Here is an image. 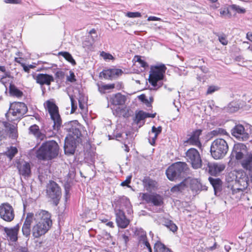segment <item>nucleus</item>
<instances>
[{"label":"nucleus","instance_id":"obj_37","mask_svg":"<svg viewBox=\"0 0 252 252\" xmlns=\"http://www.w3.org/2000/svg\"><path fill=\"white\" fill-rule=\"evenodd\" d=\"M58 55L62 56L66 61L71 63L73 65H75L76 64L75 61L69 53L67 52H60L58 53Z\"/></svg>","mask_w":252,"mask_h":252},{"label":"nucleus","instance_id":"obj_41","mask_svg":"<svg viewBox=\"0 0 252 252\" xmlns=\"http://www.w3.org/2000/svg\"><path fill=\"white\" fill-rule=\"evenodd\" d=\"M129 231L126 230L121 232L119 234V237L120 240L123 242L126 245L129 241Z\"/></svg>","mask_w":252,"mask_h":252},{"label":"nucleus","instance_id":"obj_55","mask_svg":"<svg viewBox=\"0 0 252 252\" xmlns=\"http://www.w3.org/2000/svg\"><path fill=\"white\" fill-rule=\"evenodd\" d=\"M100 55L105 60H112L113 58V57L111 54L103 51L101 53Z\"/></svg>","mask_w":252,"mask_h":252},{"label":"nucleus","instance_id":"obj_40","mask_svg":"<svg viewBox=\"0 0 252 252\" xmlns=\"http://www.w3.org/2000/svg\"><path fill=\"white\" fill-rule=\"evenodd\" d=\"M98 88L100 93L104 94L107 90L114 89L115 88V84H111L101 85L98 84Z\"/></svg>","mask_w":252,"mask_h":252},{"label":"nucleus","instance_id":"obj_7","mask_svg":"<svg viewBox=\"0 0 252 252\" xmlns=\"http://www.w3.org/2000/svg\"><path fill=\"white\" fill-rule=\"evenodd\" d=\"M228 151V146L223 139L215 140L211 144L210 152L212 157L215 159L223 158Z\"/></svg>","mask_w":252,"mask_h":252},{"label":"nucleus","instance_id":"obj_59","mask_svg":"<svg viewBox=\"0 0 252 252\" xmlns=\"http://www.w3.org/2000/svg\"><path fill=\"white\" fill-rule=\"evenodd\" d=\"M89 34L91 35V38L93 40H94L95 38L97 37L96 34V31L95 29H93L89 32Z\"/></svg>","mask_w":252,"mask_h":252},{"label":"nucleus","instance_id":"obj_31","mask_svg":"<svg viewBox=\"0 0 252 252\" xmlns=\"http://www.w3.org/2000/svg\"><path fill=\"white\" fill-rule=\"evenodd\" d=\"M187 187L188 180L185 179L180 184L175 185L174 187H173L171 189L170 191L172 193H177L179 192H182L183 190H185V189Z\"/></svg>","mask_w":252,"mask_h":252},{"label":"nucleus","instance_id":"obj_28","mask_svg":"<svg viewBox=\"0 0 252 252\" xmlns=\"http://www.w3.org/2000/svg\"><path fill=\"white\" fill-rule=\"evenodd\" d=\"M1 125L8 131L10 133L9 136L12 139H15L17 137L16 126L14 125H11L6 122H3Z\"/></svg>","mask_w":252,"mask_h":252},{"label":"nucleus","instance_id":"obj_20","mask_svg":"<svg viewBox=\"0 0 252 252\" xmlns=\"http://www.w3.org/2000/svg\"><path fill=\"white\" fill-rule=\"evenodd\" d=\"M201 133L202 130L200 129H197L193 131L185 142L189 143L191 145L195 146L199 148L201 147L202 145L199 140V136L201 134Z\"/></svg>","mask_w":252,"mask_h":252},{"label":"nucleus","instance_id":"obj_53","mask_svg":"<svg viewBox=\"0 0 252 252\" xmlns=\"http://www.w3.org/2000/svg\"><path fill=\"white\" fill-rule=\"evenodd\" d=\"M219 89V88L217 86H209L208 88L207 91V94H211L214 92L218 91Z\"/></svg>","mask_w":252,"mask_h":252},{"label":"nucleus","instance_id":"obj_18","mask_svg":"<svg viewBox=\"0 0 252 252\" xmlns=\"http://www.w3.org/2000/svg\"><path fill=\"white\" fill-rule=\"evenodd\" d=\"M188 180V187H189L192 191L197 193L202 190H207L206 186H203L197 179H187Z\"/></svg>","mask_w":252,"mask_h":252},{"label":"nucleus","instance_id":"obj_54","mask_svg":"<svg viewBox=\"0 0 252 252\" xmlns=\"http://www.w3.org/2000/svg\"><path fill=\"white\" fill-rule=\"evenodd\" d=\"M137 62H138L140 66L143 68H146L148 67V63L144 60L141 59L140 57L139 56H137Z\"/></svg>","mask_w":252,"mask_h":252},{"label":"nucleus","instance_id":"obj_24","mask_svg":"<svg viewBox=\"0 0 252 252\" xmlns=\"http://www.w3.org/2000/svg\"><path fill=\"white\" fill-rule=\"evenodd\" d=\"M36 82L41 85H50L52 82L54 81V77L51 75L47 74L40 73L36 77Z\"/></svg>","mask_w":252,"mask_h":252},{"label":"nucleus","instance_id":"obj_10","mask_svg":"<svg viewBox=\"0 0 252 252\" xmlns=\"http://www.w3.org/2000/svg\"><path fill=\"white\" fill-rule=\"evenodd\" d=\"M248 126L250 129V133L248 132V128L245 129L241 124H236L231 130V134L238 140L247 141L249 138L250 135H252V126L249 125Z\"/></svg>","mask_w":252,"mask_h":252},{"label":"nucleus","instance_id":"obj_4","mask_svg":"<svg viewBox=\"0 0 252 252\" xmlns=\"http://www.w3.org/2000/svg\"><path fill=\"white\" fill-rule=\"evenodd\" d=\"M166 69L164 64L151 67L149 78V83L152 86L151 90H157L163 85L162 81L164 79Z\"/></svg>","mask_w":252,"mask_h":252},{"label":"nucleus","instance_id":"obj_56","mask_svg":"<svg viewBox=\"0 0 252 252\" xmlns=\"http://www.w3.org/2000/svg\"><path fill=\"white\" fill-rule=\"evenodd\" d=\"M56 77L62 80L64 77V73L62 70L57 71L55 74Z\"/></svg>","mask_w":252,"mask_h":252},{"label":"nucleus","instance_id":"obj_23","mask_svg":"<svg viewBox=\"0 0 252 252\" xmlns=\"http://www.w3.org/2000/svg\"><path fill=\"white\" fill-rule=\"evenodd\" d=\"M19 229V224H17L12 228L4 227L3 228V230L6 234L9 240L12 242H15L18 240V233Z\"/></svg>","mask_w":252,"mask_h":252},{"label":"nucleus","instance_id":"obj_39","mask_svg":"<svg viewBox=\"0 0 252 252\" xmlns=\"http://www.w3.org/2000/svg\"><path fill=\"white\" fill-rule=\"evenodd\" d=\"M227 189L229 192L230 193H231L233 195L239 193L244 190L240 187H238V186H235V184L232 185L231 184L227 186Z\"/></svg>","mask_w":252,"mask_h":252},{"label":"nucleus","instance_id":"obj_57","mask_svg":"<svg viewBox=\"0 0 252 252\" xmlns=\"http://www.w3.org/2000/svg\"><path fill=\"white\" fill-rule=\"evenodd\" d=\"M7 130L6 129H3L0 128V140H1L2 139H4L6 137L7 135Z\"/></svg>","mask_w":252,"mask_h":252},{"label":"nucleus","instance_id":"obj_49","mask_svg":"<svg viewBox=\"0 0 252 252\" xmlns=\"http://www.w3.org/2000/svg\"><path fill=\"white\" fill-rule=\"evenodd\" d=\"M69 97H70L71 103V113H74L76 109H77V103H76L75 100L74 99L72 95H70Z\"/></svg>","mask_w":252,"mask_h":252},{"label":"nucleus","instance_id":"obj_45","mask_svg":"<svg viewBox=\"0 0 252 252\" xmlns=\"http://www.w3.org/2000/svg\"><path fill=\"white\" fill-rule=\"evenodd\" d=\"M230 8L235 11L237 13L239 14H244L246 12V9L243 7H241L239 5L236 4H232L230 5Z\"/></svg>","mask_w":252,"mask_h":252},{"label":"nucleus","instance_id":"obj_62","mask_svg":"<svg viewBox=\"0 0 252 252\" xmlns=\"http://www.w3.org/2000/svg\"><path fill=\"white\" fill-rule=\"evenodd\" d=\"M18 252H28V248L25 247H19L17 249Z\"/></svg>","mask_w":252,"mask_h":252},{"label":"nucleus","instance_id":"obj_43","mask_svg":"<svg viewBox=\"0 0 252 252\" xmlns=\"http://www.w3.org/2000/svg\"><path fill=\"white\" fill-rule=\"evenodd\" d=\"M136 234L138 236V241L147 238L146 232L142 228H138L136 230Z\"/></svg>","mask_w":252,"mask_h":252},{"label":"nucleus","instance_id":"obj_50","mask_svg":"<svg viewBox=\"0 0 252 252\" xmlns=\"http://www.w3.org/2000/svg\"><path fill=\"white\" fill-rule=\"evenodd\" d=\"M219 40L223 45H226L228 43V40L226 39V35L223 34L219 36Z\"/></svg>","mask_w":252,"mask_h":252},{"label":"nucleus","instance_id":"obj_36","mask_svg":"<svg viewBox=\"0 0 252 252\" xmlns=\"http://www.w3.org/2000/svg\"><path fill=\"white\" fill-rule=\"evenodd\" d=\"M143 184L147 189H152L156 187L157 182L149 177H145L143 180Z\"/></svg>","mask_w":252,"mask_h":252},{"label":"nucleus","instance_id":"obj_16","mask_svg":"<svg viewBox=\"0 0 252 252\" xmlns=\"http://www.w3.org/2000/svg\"><path fill=\"white\" fill-rule=\"evenodd\" d=\"M123 71L121 69L113 68L107 70H103L99 74V77H103L108 80L115 79L119 75H121Z\"/></svg>","mask_w":252,"mask_h":252},{"label":"nucleus","instance_id":"obj_15","mask_svg":"<svg viewBox=\"0 0 252 252\" xmlns=\"http://www.w3.org/2000/svg\"><path fill=\"white\" fill-rule=\"evenodd\" d=\"M78 143L75 139L69 138L66 136L64 140V153L67 155H73Z\"/></svg>","mask_w":252,"mask_h":252},{"label":"nucleus","instance_id":"obj_61","mask_svg":"<svg viewBox=\"0 0 252 252\" xmlns=\"http://www.w3.org/2000/svg\"><path fill=\"white\" fill-rule=\"evenodd\" d=\"M6 3L17 4L21 2V0H4Z\"/></svg>","mask_w":252,"mask_h":252},{"label":"nucleus","instance_id":"obj_46","mask_svg":"<svg viewBox=\"0 0 252 252\" xmlns=\"http://www.w3.org/2000/svg\"><path fill=\"white\" fill-rule=\"evenodd\" d=\"M64 188L65 191V199H67V196H69V191L70 189V188L71 187V183L70 180L66 181L64 184Z\"/></svg>","mask_w":252,"mask_h":252},{"label":"nucleus","instance_id":"obj_5","mask_svg":"<svg viewBox=\"0 0 252 252\" xmlns=\"http://www.w3.org/2000/svg\"><path fill=\"white\" fill-rule=\"evenodd\" d=\"M189 168L185 162H176L169 166L166 170L167 178L172 181L185 177Z\"/></svg>","mask_w":252,"mask_h":252},{"label":"nucleus","instance_id":"obj_47","mask_svg":"<svg viewBox=\"0 0 252 252\" xmlns=\"http://www.w3.org/2000/svg\"><path fill=\"white\" fill-rule=\"evenodd\" d=\"M139 244H142L143 245H144L148 250L149 252H152V249L151 246L150 244L149 243V241H148L147 238L141 240L139 242Z\"/></svg>","mask_w":252,"mask_h":252},{"label":"nucleus","instance_id":"obj_35","mask_svg":"<svg viewBox=\"0 0 252 252\" xmlns=\"http://www.w3.org/2000/svg\"><path fill=\"white\" fill-rule=\"evenodd\" d=\"M154 252H172V251L166 247L160 242H157L154 245Z\"/></svg>","mask_w":252,"mask_h":252},{"label":"nucleus","instance_id":"obj_11","mask_svg":"<svg viewBox=\"0 0 252 252\" xmlns=\"http://www.w3.org/2000/svg\"><path fill=\"white\" fill-rule=\"evenodd\" d=\"M187 161L189 162L193 169L200 168L202 166V159L199 152L195 148H190L186 153Z\"/></svg>","mask_w":252,"mask_h":252},{"label":"nucleus","instance_id":"obj_34","mask_svg":"<svg viewBox=\"0 0 252 252\" xmlns=\"http://www.w3.org/2000/svg\"><path fill=\"white\" fill-rule=\"evenodd\" d=\"M156 115V113L151 114L145 112L143 111H139L136 114V119L137 120V122H139L147 118H155Z\"/></svg>","mask_w":252,"mask_h":252},{"label":"nucleus","instance_id":"obj_8","mask_svg":"<svg viewBox=\"0 0 252 252\" xmlns=\"http://www.w3.org/2000/svg\"><path fill=\"white\" fill-rule=\"evenodd\" d=\"M46 194L55 206L59 204L62 196V190L56 182L52 180L49 181L46 187Z\"/></svg>","mask_w":252,"mask_h":252},{"label":"nucleus","instance_id":"obj_21","mask_svg":"<svg viewBox=\"0 0 252 252\" xmlns=\"http://www.w3.org/2000/svg\"><path fill=\"white\" fill-rule=\"evenodd\" d=\"M225 168L224 165L217 163H210L207 164L206 170L212 176H217L222 172Z\"/></svg>","mask_w":252,"mask_h":252},{"label":"nucleus","instance_id":"obj_9","mask_svg":"<svg viewBox=\"0 0 252 252\" xmlns=\"http://www.w3.org/2000/svg\"><path fill=\"white\" fill-rule=\"evenodd\" d=\"M64 130L68 132V136L69 138L75 139L78 143H81L82 139L81 129L82 126L76 120L70 121L64 126Z\"/></svg>","mask_w":252,"mask_h":252},{"label":"nucleus","instance_id":"obj_51","mask_svg":"<svg viewBox=\"0 0 252 252\" xmlns=\"http://www.w3.org/2000/svg\"><path fill=\"white\" fill-rule=\"evenodd\" d=\"M126 16L129 18H136L141 17V14L139 12H129L127 13Z\"/></svg>","mask_w":252,"mask_h":252},{"label":"nucleus","instance_id":"obj_13","mask_svg":"<svg viewBox=\"0 0 252 252\" xmlns=\"http://www.w3.org/2000/svg\"><path fill=\"white\" fill-rule=\"evenodd\" d=\"M142 198L147 203H152L156 206H161L163 202L162 196L158 194L143 193Z\"/></svg>","mask_w":252,"mask_h":252},{"label":"nucleus","instance_id":"obj_1","mask_svg":"<svg viewBox=\"0 0 252 252\" xmlns=\"http://www.w3.org/2000/svg\"><path fill=\"white\" fill-rule=\"evenodd\" d=\"M50 214L45 210H41L35 214L28 213L22 226V232L29 237L32 232L34 238H38L45 235L52 225Z\"/></svg>","mask_w":252,"mask_h":252},{"label":"nucleus","instance_id":"obj_3","mask_svg":"<svg viewBox=\"0 0 252 252\" xmlns=\"http://www.w3.org/2000/svg\"><path fill=\"white\" fill-rule=\"evenodd\" d=\"M44 107L49 113L51 120L54 122L53 126L54 131L47 133L48 137H53L57 132L62 126V121L59 112L58 107L53 101L47 100L44 103Z\"/></svg>","mask_w":252,"mask_h":252},{"label":"nucleus","instance_id":"obj_27","mask_svg":"<svg viewBox=\"0 0 252 252\" xmlns=\"http://www.w3.org/2000/svg\"><path fill=\"white\" fill-rule=\"evenodd\" d=\"M242 167L247 170H252V154L247 153L242 159Z\"/></svg>","mask_w":252,"mask_h":252},{"label":"nucleus","instance_id":"obj_60","mask_svg":"<svg viewBox=\"0 0 252 252\" xmlns=\"http://www.w3.org/2000/svg\"><path fill=\"white\" fill-rule=\"evenodd\" d=\"M138 98H139V100H140L141 101L145 102V103H149L148 100L146 98L145 94H142L138 96Z\"/></svg>","mask_w":252,"mask_h":252},{"label":"nucleus","instance_id":"obj_32","mask_svg":"<svg viewBox=\"0 0 252 252\" xmlns=\"http://www.w3.org/2000/svg\"><path fill=\"white\" fill-rule=\"evenodd\" d=\"M9 93L10 95L17 97H21L23 95V93L12 83H10L9 86Z\"/></svg>","mask_w":252,"mask_h":252},{"label":"nucleus","instance_id":"obj_6","mask_svg":"<svg viewBox=\"0 0 252 252\" xmlns=\"http://www.w3.org/2000/svg\"><path fill=\"white\" fill-rule=\"evenodd\" d=\"M27 112L28 107L24 102H13L10 103L8 111L5 114V116L8 121H19Z\"/></svg>","mask_w":252,"mask_h":252},{"label":"nucleus","instance_id":"obj_25","mask_svg":"<svg viewBox=\"0 0 252 252\" xmlns=\"http://www.w3.org/2000/svg\"><path fill=\"white\" fill-rule=\"evenodd\" d=\"M126 100L125 95L121 93L112 94L110 96L109 101L114 105H121L124 104Z\"/></svg>","mask_w":252,"mask_h":252},{"label":"nucleus","instance_id":"obj_30","mask_svg":"<svg viewBox=\"0 0 252 252\" xmlns=\"http://www.w3.org/2000/svg\"><path fill=\"white\" fill-rule=\"evenodd\" d=\"M161 223L163 225L166 226L169 230L174 233L176 232L178 229V227L176 224L172 220L168 219L163 218L161 219Z\"/></svg>","mask_w":252,"mask_h":252},{"label":"nucleus","instance_id":"obj_44","mask_svg":"<svg viewBox=\"0 0 252 252\" xmlns=\"http://www.w3.org/2000/svg\"><path fill=\"white\" fill-rule=\"evenodd\" d=\"M239 109V107L237 106V105L234 102L230 103L227 108L226 111L229 113H234Z\"/></svg>","mask_w":252,"mask_h":252},{"label":"nucleus","instance_id":"obj_2","mask_svg":"<svg viewBox=\"0 0 252 252\" xmlns=\"http://www.w3.org/2000/svg\"><path fill=\"white\" fill-rule=\"evenodd\" d=\"M59 146L54 140L43 142L35 152L36 157L41 160L49 161L56 158L59 153Z\"/></svg>","mask_w":252,"mask_h":252},{"label":"nucleus","instance_id":"obj_22","mask_svg":"<svg viewBox=\"0 0 252 252\" xmlns=\"http://www.w3.org/2000/svg\"><path fill=\"white\" fill-rule=\"evenodd\" d=\"M19 174L25 178L29 177L31 174V165L29 162L22 161L17 163Z\"/></svg>","mask_w":252,"mask_h":252},{"label":"nucleus","instance_id":"obj_17","mask_svg":"<svg viewBox=\"0 0 252 252\" xmlns=\"http://www.w3.org/2000/svg\"><path fill=\"white\" fill-rule=\"evenodd\" d=\"M235 186H239L245 189L250 186L249 178L244 172L238 173L236 176Z\"/></svg>","mask_w":252,"mask_h":252},{"label":"nucleus","instance_id":"obj_48","mask_svg":"<svg viewBox=\"0 0 252 252\" xmlns=\"http://www.w3.org/2000/svg\"><path fill=\"white\" fill-rule=\"evenodd\" d=\"M220 15L221 17L225 16L227 15H229V17L231 14L229 13V11L227 7L221 8L219 9Z\"/></svg>","mask_w":252,"mask_h":252},{"label":"nucleus","instance_id":"obj_42","mask_svg":"<svg viewBox=\"0 0 252 252\" xmlns=\"http://www.w3.org/2000/svg\"><path fill=\"white\" fill-rule=\"evenodd\" d=\"M226 131L222 128H216L215 129L212 130L210 132V135L212 136H218L221 135H227Z\"/></svg>","mask_w":252,"mask_h":252},{"label":"nucleus","instance_id":"obj_14","mask_svg":"<svg viewBox=\"0 0 252 252\" xmlns=\"http://www.w3.org/2000/svg\"><path fill=\"white\" fill-rule=\"evenodd\" d=\"M246 152V146L243 143H237L234 145L231 155L235 157L237 160H240L243 158Z\"/></svg>","mask_w":252,"mask_h":252},{"label":"nucleus","instance_id":"obj_64","mask_svg":"<svg viewBox=\"0 0 252 252\" xmlns=\"http://www.w3.org/2000/svg\"><path fill=\"white\" fill-rule=\"evenodd\" d=\"M21 66L23 67V69L26 72H27V73H29V71H30V69L28 66V65H27L26 64H25L24 63H21Z\"/></svg>","mask_w":252,"mask_h":252},{"label":"nucleus","instance_id":"obj_26","mask_svg":"<svg viewBox=\"0 0 252 252\" xmlns=\"http://www.w3.org/2000/svg\"><path fill=\"white\" fill-rule=\"evenodd\" d=\"M162 131V127L160 126L156 127L153 126L152 128L151 131L149 133V142L152 145H154L156 142V140L159 134Z\"/></svg>","mask_w":252,"mask_h":252},{"label":"nucleus","instance_id":"obj_38","mask_svg":"<svg viewBox=\"0 0 252 252\" xmlns=\"http://www.w3.org/2000/svg\"><path fill=\"white\" fill-rule=\"evenodd\" d=\"M18 153V150L15 147L11 146L5 152V155L10 159H12Z\"/></svg>","mask_w":252,"mask_h":252},{"label":"nucleus","instance_id":"obj_52","mask_svg":"<svg viewBox=\"0 0 252 252\" xmlns=\"http://www.w3.org/2000/svg\"><path fill=\"white\" fill-rule=\"evenodd\" d=\"M66 80L72 83L76 81L75 76L73 72L69 71V75L67 76Z\"/></svg>","mask_w":252,"mask_h":252},{"label":"nucleus","instance_id":"obj_12","mask_svg":"<svg viewBox=\"0 0 252 252\" xmlns=\"http://www.w3.org/2000/svg\"><path fill=\"white\" fill-rule=\"evenodd\" d=\"M0 217L6 221H12L15 217L12 206L8 203L1 204L0 205Z\"/></svg>","mask_w":252,"mask_h":252},{"label":"nucleus","instance_id":"obj_58","mask_svg":"<svg viewBox=\"0 0 252 252\" xmlns=\"http://www.w3.org/2000/svg\"><path fill=\"white\" fill-rule=\"evenodd\" d=\"M131 177L128 176L127 177L126 179L124 182L121 183V185L122 186H127L129 184H130L131 181Z\"/></svg>","mask_w":252,"mask_h":252},{"label":"nucleus","instance_id":"obj_19","mask_svg":"<svg viewBox=\"0 0 252 252\" xmlns=\"http://www.w3.org/2000/svg\"><path fill=\"white\" fill-rule=\"evenodd\" d=\"M116 212V220L118 227L125 228L129 224L128 220L126 218L125 213L120 209H118Z\"/></svg>","mask_w":252,"mask_h":252},{"label":"nucleus","instance_id":"obj_29","mask_svg":"<svg viewBox=\"0 0 252 252\" xmlns=\"http://www.w3.org/2000/svg\"><path fill=\"white\" fill-rule=\"evenodd\" d=\"M29 130L30 133L34 135L38 139L42 140L45 137V134L40 131L39 126L36 125L31 126L29 128Z\"/></svg>","mask_w":252,"mask_h":252},{"label":"nucleus","instance_id":"obj_33","mask_svg":"<svg viewBox=\"0 0 252 252\" xmlns=\"http://www.w3.org/2000/svg\"><path fill=\"white\" fill-rule=\"evenodd\" d=\"M208 180L213 186L215 192L220 189L222 185V182L220 179L214 178L210 177L208 178Z\"/></svg>","mask_w":252,"mask_h":252},{"label":"nucleus","instance_id":"obj_63","mask_svg":"<svg viewBox=\"0 0 252 252\" xmlns=\"http://www.w3.org/2000/svg\"><path fill=\"white\" fill-rule=\"evenodd\" d=\"M161 20V19L160 18H158V17H155V16H150L148 17L147 20L148 21H160Z\"/></svg>","mask_w":252,"mask_h":252}]
</instances>
